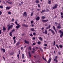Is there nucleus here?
<instances>
[{"mask_svg":"<svg viewBox=\"0 0 63 63\" xmlns=\"http://www.w3.org/2000/svg\"><path fill=\"white\" fill-rule=\"evenodd\" d=\"M47 25H48V24H47V23H46L45 25V26H47Z\"/></svg>","mask_w":63,"mask_h":63,"instance_id":"603ef678","label":"nucleus"},{"mask_svg":"<svg viewBox=\"0 0 63 63\" xmlns=\"http://www.w3.org/2000/svg\"><path fill=\"white\" fill-rule=\"evenodd\" d=\"M17 57L18 59H19V54L17 55Z\"/></svg>","mask_w":63,"mask_h":63,"instance_id":"4c0bfd02","label":"nucleus"},{"mask_svg":"<svg viewBox=\"0 0 63 63\" xmlns=\"http://www.w3.org/2000/svg\"><path fill=\"white\" fill-rule=\"evenodd\" d=\"M25 27H28V25H25Z\"/></svg>","mask_w":63,"mask_h":63,"instance_id":"052dcab7","label":"nucleus"},{"mask_svg":"<svg viewBox=\"0 0 63 63\" xmlns=\"http://www.w3.org/2000/svg\"><path fill=\"white\" fill-rule=\"evenodd\" d=\"M51 58H50L49 59V60L48 61V63H50V61H51Z\"/></svg>","mask_w":63,"mask_h":63,"instance_id":"aec40b11","label":"nucleus"},{"mask_svg":"<svg viewBox=\"0 0 63 63\" xmlns=\"http://www.w3.org/2000/svg\"><path fill=\"white\" fill-rule=\"evenodd\" d=\"M13 32V31H11V32H10L9 33V35H10V36H12V33Z\"/></svg>","mask_w":63,"mask_h":63,"instance_id":"f3484780","label":"nucleus"},{"mask_svg":"<svg viewBox=\"0 0 63 63\" xmlns=\"http://www.w3.org/2000/svg\"><path fill=\"white\" fill-rule=\"evenodd\" d=\"M23 1H22L21 2V4H23Z\"/></svg>","mask_w":63,"mask_h":63,"instance_id":"e2e57ef3","label":"nucleus"},{"mask_svg":"<svg viewBox=\"0 0 63 63\" xmlns=\"http://www.w3.org/2000/svg\"><path fill=\"white\" fill-rule=\"evenodd\" d=\"M59 47H60V48H63V47H62V46L61 45H59Z\"/></svg>","mask_w":63,"mask_h":63,"instance_id":"b1692460","label":"nucleus"},{"mask_svg":"<svg viewBox=\"0 0 63 63\" xmlns=\"http://www.w3.org/2000/svg\"><path fill=\"white\" fill-rule=\"evenodd\" d=\"M33 34L34 36H36V33L35 32H33Z\"/></svg>","mask_w":63,"mask_h":63,"instance_id":"37998d69","label":"nucleus"},{"mask_svg":"<svg viewBox=\"0 0 63 63\" xmlns=\"http://www.w3.org/2000/svg\"><path fill=\"white\" fill-rule=\"evenodd\" d=\"M6 30V28L4 26H3V29H2V30H3V31H5V30Z\"/></svg>","mask_w":63,"mask_h":63,"instance_id":"2eb2a0df","label":"nucleus"},{"mask_svg":"<svg viewBox=\"0 0 63 63\" xmlns=\"http://www.w3.org/2000/svg\"><path fill=\"white\" fill-rule=\"evenodd\" d=\"M38 38L41 41H43V38L41 37H38Z\"/></svg>","mask_w":63,"mask_h":63,"instance_id":"a211bd4d","label":"nucleus"},{"mask_svg":"<svg viewBox=\"0 0 63 63\" xmlns=\"http://www.w3.org/2000/svg\"><path fill=\"white\" fill-rule=\"evenodd\" d=\"M37 44L38 45H41V42L40 41L37 42Z\"/></svg>","mask_w":63,"mask_h":63,"instance_id":"c85d7f7f","label":"nucleus"},{"mask_svg":"<svg viewBox=\"0 0 63 63\" xmlns=\"http://www.w3.org/2000/svg\"><path fill=\"white\" fill-rule=\"evenodd\" d=\"M34 52H35V50H33L32 51V53H34Z\"/></svg>","mask_w":63,"mask_h":63,"instance_id":"ea45409f","label":"nucleus"},{"mask_svg":"<svg viewBox=\"0 0 63 63\" xmlns=\"http://www.w3.org/2000/svg\"><path fill=\"white\" fill-rule=\"evenodd\" d=\"M32 39L34 40H35V37H33L32 38Z\"/></svg>","mask_w":63,"mask_h":63,"instance_id":"680f3d73","label":"nucleus"},{"mask_svg":"<svg viewBox=\"0 0 63 63\" xmlns=\"http://www.w3.org/2000/svg\"><path fill=\"white\" fill-rule=\"evenodd\" d=\"M22 25L23 26H24V27H25V24H22Z\"/></svg>","mask_w":63,"mask_h":63,"instance_id":"49530a36","label":"nucleus"},{"mask_svg":"<svg viewBox=\"0 0 63 63\" xmlns=\"http://www.w3.org/2000/svg\"><path fill=\"white\" fill-rule=\"evenodd\" d=\"M61 28V27L60 26H57V28H58V29H60V28Z\"/></svg>","mask_w":63,"mask_h":63,"instance_id":"4be33fe9","label":"nucleus"},{"mask_svg":"<svg viewBox=\"0 0 63 63\" xmlns=\"http://www.w3.org/2000/svg\"><path fill=\"white\" fill-rule=\"evenodd\" d=\"M30 29L32 31H35V30H34V29L33 28H31Z\"/></svg>","mask_w":63,"mask_h":63,"instance_id":"dca6fc26","label":"nucleus"},{"mask_svg":"<svg viewBox=\"0 0 63 63\" xmlns=\"http://www.w3.org/2000/svg\"><path fill=\"white\" fill-rule=\"evenodd\" d=\"M11 24H12V25H11L9 26V25H10V24H9V25H8V27L7 28V29L8 31L10 30V29H11V28H12V27H13V25H14V24H13V23H12Z\"/></svg>","mask_w":63,"mask_h":63,"instance_id":"f257e3e1","label":"nucleus"},{"mask_svg":"<svg viewBox=\"0 0 63 63\" xmlns=\"http://www.w3.org/2000/svg\"><path fill=\"white\" fill-rule=\"evenodd\" d=\"M42 18L43 19H44L45 18V17L44 16H42Z\"/></svg>","mask_w":63,"mask_h":63,"instance_id":"79ce46f5","label":"nucleus"},{"mask_svg":"<svg viewBox=\"0 0 63 63\" xmlns=\"http://www.w3.org/2000/svg\"><path fill=\"white\" fill-rule=\"evenodd\" d=\"M35 44H36V43H33V44L32 45H35Z\"/></svg>","mask_w":63,"mask_h":63,"instance_id":"69168bd1","label":"nucleus"},{"mask_svg":"<svg viewBox=\"0 0 63 63\" xmlns=\"http://www.w3.org/2000/svg\"><path fill=\"white\" fill-rule=\"evenodd\" d=\"M18 52L19 54H20V50H19L18 51Z\"/></svg>","mask_w":63,"mask_h":63,"instance_id":"3c124183","label":"nucleus"},{"mask_svg":"<svg viewBox=\"0 0 63 63\" xmlns=\"http://www.w3.org/2000/svg\"><path fill=\"white\" fill-rule=\"evenodd\" d=\"M42 21V22H47V21H48V20L47 19L45 20H43Z\"/></svg>","mask_w":63,"mask_h":63,"instance_id":"9d476101","label":"nucleus"},{"mask_svg":"<svg viewBox=\"0 0 63 63\" xmlns=\"http://www.w3.org/2000/svg\"><path fill=\"white\" fill-rule=\"evenodd\" d=\"M29 54V56L30 57H31V54H30V52H28Z\"/></svg>","mask_w":63,"mask_h":63,"instance_id":"393cba45","label":"nucleus"},{"mask_svg":"<svg viewBox=\"0 0 63 63\" xmlns=\"http://www.w3.org/2000/svg\"><path fill=\"white\" fill-rule=\"evenodd\" d=\"M33 50H34V51H37V49H36V50H35V49L34 48H33Z\"/></svg>","mask_w":63,"mask_h":63,"instance_id":"bf43d9fd","label":"nucleus"},{"mask_svg":"<svg viewBox=\"0 0 63 63\" xmlns=\"http://www.w3.org/2000/svg\"><path fill=\"white\" fill-rule=\"evenodd\" d=\"M38 7L40 8V4H38Z\"/></svg>","mask_w":63,"mask_h":63,"instance_id":"864d4df0","label":"nucleus"},{"mask_svg":"<svg viewBox=\"0 0 63 63\" xmlns=\"http://www.w3.org/2000/svg\"><path fill=\"white\" fill-rule=\"evenodd\" d=\"M29 49H30V50H31V47H29Z\"/></svg>","mask_w":63,"mask_h":63,"instance_id":"2f4dec72","label":"nucleus"},{"mask_svg":"<svg viewBox=\"0 0 63 63\" xmlns=\"http://www.w3.org/2000/svg\"><path fill=\"white\" fill-rule=\"evenodd\" d=\"M56 46L59 49V47H58V45H56Z\"/></svg>","mask_w":63,"mask_h":63,"instance_id":"473e14b6","label":"nucleus"},{"mask_svg":"<svg viewBox=\"0 0 63 63\" xmlns=\"http://www.w3.org/2000/svg\"><path fill=\"white\" fill-rule=\"evenodd\" d=\"M35 2H36V3H39V1L38 0H37L35 1Z\"/></svg>","mask_w":63,"mask_h":63,"instance_id":"7c9ffc66","label":"nucleus"},{"mask_svg":"<svg viewBox=\"0 0 63 63\" xmlns=\"http://www.w3.org/2000/svg\"><path fill=\"white\" fill-rule=\"evenodd\" d=\"M15 23L16 24V25H18V24H17V21H16L15 22Z\"/></svg>","mask_w":63,"mask_h":63,"instance_id":"a19ab883","label":"nucleus"},{"mask_svg":"<svg viewBox=\"0 0 63 63\" xmlns=\"http://www.w3.org/2000/svg\"><path fill=\"white\" fill-rule=\"evenodd\" d=\"M33 12H32L31 14V16H33Z\"/></svg>","mask_w":63,"mask_h":63,"instance_id":"13d9d810","label":"nucleus"},{"mask_svg":"<svg viewBox=\"0 0 63 63\" xmlns=\"http://www.w3.org/2000/svg\"><path fill=\"white\" fill-rule=\"evenodd\" d=\"M46 12H48L49 11V10L47 9H46Z\"/></svg>","mask_w":63,"mask_h":63,"instance_id":"f704fd0d","label":"nucleus"},{"mask_svg":"<svg viewBox=\"0 0 63 63\" xmlns=\"http://www.w3.org/2000/svg\"><path fill=\"white\" fill-rule=\"evenodd\" d=\"M0 50L1 51H3V52H5V49L4 48H1L0 49Z\"/></svg>","mask_w":63,"mask_h":63,"instance_id":"423d86ee","label":"nucleus"},{"mask_svg":"<svg viewBox=\"0 0 63 63\" xmlns=\"http://www.w3.org/2000/svg\"><path fill=\"white\" fill-rule=\"evenodd\" d=\"M17 26L16 27V29H18L19 27H20V25H19V24H18V25H17Z\"/></svg>","mask_w":63,"mask_h":63,"instance_id":"0eeeda50","label":"nucleus"},{"mask_svg":"<svg viewBox=\"0 0 63 63\" xmlns=\"http://www.w3.org/2000/svg\"><path fill=\"white\" fill-rule=\"evenodd\" d=\"M14 43L15 44H16V40H14Z\"/></svg>","mask_w":63,"mask_h":63,"instance_id":"c03bdc74","label":"nucleus"},{"mask_svg":"<svg viewBox=\"0 0 63 63\" xmlns=\"http://www.w3.org/2000/svg\"><path fill=\"white\" fill-rule=\"evenodd\" d=\"M54 61H56V62H58V61H57V59H54Z\"/></svg>","mask_w":63,"mask_h":63,"instance_id":"c756f323","label":"nucleus"},{"mask_svg":"<svg viewBox=\"0 0 63 63\" xmlns=\"http://www.w3.org/2000/svg\"><path fill=\"white\" fill-rule=\"evenodd\" d=\"M44 46L45 47H47V44H44Z\"/></svg>","mask_w":63,"mask_h":63,"instance_id":"6e6d98bb","label":"nucleus"},{"mask_svg":"<svg viewBox=\"0 0 63 63\" xmlns=\"http://www.w3.org/2000/svg\"><path fill=\"white\" fill-rule=\"evenodd\" d=\"M53 29L55 31V32H56V33H57V31L56 30V29H55V27L54 26H53Z\"/></svg>","mask_w":63,"mask_h":63,"instance_id":"4468645a","label":"nucleus"},{"mask_svg":"<svg viewBox=\"0 0 63 63\" xmlns=\"http://www.w3.org/2000/svg\"><path fill=\"white\" fill-rule=\"evenodd\" d=\"M40 17L39 16H37V18H35V20H39L40 19Z\"/></svg>","mask_w":63,"mask_h":63,"instance_id":"9b49d317","label":"nucleus"},{"mask_svg":"<svg viewBox=\"0 0 63 63\" xmlns=\"http://www.w3.org/2000/svg\"><path fill=\"white\" fill-rule=\"evenodd\" d=\"M45 11H46L45 9L44 10H42V11H41L40 12V13H43V12H45Z\"/></svg>","mask_w":63,"mask_h":63,"instance_id":"5701e85b","label":"nucleus"},{"mask_svg":"<svg viewBox=\"0 0 63 63\" xmlns=\"http://www.w3.org/2000/svg\"><path fill=\"white\" fill-rule=\"evenodd\" d=\"M11 21H14V18H12L11 20Z\"/></svg>","mask_w":63,"mask_h":63,"instance_id":"8fccbe9b","label":"nucleus"},{"mask_svg":"<svg viewBox=\"0 0 63 63\" xmlns=\"http://www.w3.org/2000/svg\"><path fill=\"white\" fill-rule=\"evenodd\" d=\"M13 54H14V52H11L9 54V55H13Z\"/></svg>","mask_w":63,"mask_h":63,"instance_id":"412c9836","label":"nucleus"},{"mask_svg":"<svg viewBox=\"0 0 63 63\" xmlns=\"http://www.w3.org/2000/svg\"><path fill=\"white\" fill-rule=\"evenodd\" d=\"M57 4H55L54 5V6H53V9H54V10H55V9H56V8H57Z\"/></svg>","mask_w":63,"mask_h":63,"instance_id":"39448f33","label":"nucleus"},{"mask_svg":"<svg viewBox=\"0 0 63 63\" xmlns=\"http://www.w3.org/2000/svg\"><path fill=\"white\" fill-rule=\"evenodd\" d=\"M31 23H33V21H31Z\"/></svg>","mask_w":63,"mask_h":63,"instance_id":"774afa93","label":"nucleus"},{"mask_svg":"<svg viewBox=\"0 0 63 63\" xmlns=\"http://www.w3.org/2000/svg\"><path fill=\"white\" fill-rule=\"evenodd\" d=\"M59 33H61L62 34L60 35V37H62L63 36V31H61V30H60L59 31Z\"/></svg>","mask_w":63,"mask_h":63,"instance_id":"f03ea898","label":"nucleus"},{"mask_svg":"<svg viewBox=\"0 0 63 63\" xmlns=\"http://www.w3.org/2000/svg\"><path fill=\"white\" fill-rule=\"evenodd\" d=\"M2 14V12L1 11H0V15H1V14Z\"/></svg>","mask_w":63,"mask_h":63,"instance_id":"4d7b16f0","label":"nucleus"},{"mask_svg":"<svg viewBox=\"0 0 63 63\" xmlns=\"http://www.w3.org/2000/svg\"><path fill=\"white\" fill-rule=\"evenodd\" d=\"M22 59H23L24 58V54H22Z\"/></svg>","mask_w":63,"mask_h":63,"instance_id":"72a5a7b5","label":"nucleus"},{"mask_svg":"<svg viewBox=\"0 0 63 63\" xmlns=\"http://www.w3.org/2000/svg\"><path fill=\"white\" fill-rule=\"evenodd\" d=\"M57 56H56L55 57V59H57Z\"/></svg>","mask_w":63,"mask_h":63,"instance_id":"a18cd8bd","label":"nucleus"},{"mask_svg":"<svg viewBox=\"0 0 63 63\" xmlns=\"http://www.w3.org/2000/svg\"><path fill=\"white\" fill-rule=\"evenodd\" d=\"M55 44H56V43H55V41H54V43L53 44V45L54 46V45H55Z\"/></svg>","mask_w":63,"mask_h":63,"instance_id":"c9c22d12","label":"nucleus"},{"mask_svg":"<svg viewBox=\"0 0 63 63\" xmlns=\"http://www.w3.org/2000/svg\"><path fill=\"white\" fill-rule=\"evenodd\" d=\"M41 30H44V28L43 27L41 28Z\"/></svg>","mask_w":63,"mask_h":63,"instance_id":"de8ad7c7","label":"nucleus"},{"mask_svg":"<svg viewBox=\"0 0 63 63\" xmlns=\"http://www.w3.org/2000/svg\"><path fill=\"white\" fill-rule=\"evenodd\" d=\"M6 3H8L9 4H12V2L11 1H6Z\"/></svg>","mask_w":63,"mask_h":63,"instance_id":"6e6552de","label":"nucleus"},{"mask_svg":"<svg viewBox=\"0 0 63 63\" xmlns=\"http://www.w3.org/2000/svg\"><path fill=\"white\" fill-rule=\"evenodd\" d=\"M8 14L9 15H11V12H10L9 11L8 12Z\"/></svg>","mask_w":63,"mask_h":63,"instance_id":"58836bf2","label":"nucleus"},{"mask_svg":"<svg viewBox=\"0 0 63 63\" xmlns=\"http://www.w3.org/2000/svg\"><path fill=\"white\" fill-rule=\"evenodd\" d=\"M40 9H37V11H40Z\"/></svg>","mask_w":63,"mask_h":63,"instance_id":"338daca9","label":"nucleus"},{"mask_svg":"<svg viewBox=\"0 0 63 63\" xmlns=\"http://www.w3.org/2000/svg\"><path fill=\"white\" fill-rule=\"evenodd\" d=\"M12 31L13 32H14V31H15V29L12 30Z\"/></svg>","mask_w":63,"mask_h":63,"instance_id":"0e129e2a","label":"nucleus"},{"mask_svg":"<svg viewBox=\"0 0 63 63\" xmlns=\"http://www.w3.org/2000/svg\"><path fill=\"white\" fill-rule=\"evenodd\" d=\"M23 16L24 17L25 16V17H27V13L25 12H24V13L23 14Z\"/></svg>","mask_w":63,"mask_h":63,"instance_id":"7ed1b4c3","label":"nucleus"},{"mask_svg":"<svg viewBox=\"0 0 63 63\" xmlns=\"http://www.w3.org/2000/svg\"><path fill=\"white\" fill-rule=\"evenodd\" d=\"M45 34L47 35V30H45Z\"/></svg>","mask_w":63,"mask_h":63,"instance_id":"6ab92c4d","label":"nucleus"},{"mask_svg":"<svg viewBox=\"0 0 63 63\" xmlns=\"http://www.w3.org/2000/svg\"><path fill=\"white\" fill-rule=\"evenodd\" d=\"M48 31H51L54 35H55V32H54V31L53 30L50 29Z\"/></svg>","mask_w":63,"mask_h":63,"instance_id":"20e7f679","label":"nucleus"},{"mask_svg":"<svg viewBox=\"0 0 63 63\" xmlns=\"http://www.w3.org/2000/svg\"><path fill=\"white\" fill-rule=\"evenodd\" d=\"M48 4H51V1H50V0H48Z\"/></svg>","mask_w":63,"mask_h":63,"instance_id":"a878e982","label":"nucleus"},{"mask_svg":"<svg viewBox=\"0 0 63 63\" xmlns=\"http://www.w3.org/2000/svg\"><path fill=\"white\" fill-rule=\"evenodd\" d=\"M24 42L25 44H29V42L26 41V40H24Z\"/></svg>","mask_w":63,"mask_h":63,"instance_id":"1a4fd4ad","label":"nucleus"},{"mask_svg":"<svg viewBox=\"0 0 63 63\" xmlns=\"http://www.w3.org/2000/svg\"><path fill=\"white\" fill-rule=\"evenodd\" d=\"M16 38V36H14L13 37V39H14V40H15Z\"/></svg>","mask_w":63,"mask_h":63,"instance_id":"e433bc0d","label":"nucleus"},{"mask_svg":"<svg viewBox=\"0 0 63 63\" xmlns=\"http://www.w3.org/2000/svg\"><path fill=\"white\" fill-rule=\"evenodd\" d=\"M50 28V25H48V27H47L46 28V29H49V28Z\"/></svg>","mask_w":63,"mask_h":63,"instance_id":"ddd939ff","label":"nucleus"},{"mask_svg":"<svg viewBox=\"0 0 63 63\" xmlns=\"http://www.w3.org/2000/svg\"><path fill=\"white\" fill-rule=\"evenodd\" d=\"M11 8V7L10 6H7L6 7V8L7 10H8L9 9H10Z\"/></svg>","mask_w":63,"mask_h":63,"instance_id":"f8f14e48","label":"nucleus"},{"mask_svg":"<svg viewBox=\"0 0 63 63\" xmlns=\"http://www.w3.org/2000/svg\"><path fill=\"white\" fill-rule=\"evenodd\" d=\"M0 8H3V7L2 6H0Z\"/></svg>","mask_w":63,"mask_h":63,"instance_id":"5fc2aeb1","label":"nucleus"},{"mask_svg":"<svg viewBox=\"0 0 63 63\" xmlns=\"http://www.w3.org/2000/svg\"><path fill=\"white\" fill-rule=\"evenodd\" d=\"M42 58H43V59H44V60H45V61H46V62H47V60H46V59H45L44 57H42Z\"/></svg>","mask_w":63,"mask_h":63,"instance_id":"bb28decb","label":"nucleus"},{"mask_svg":"<svg viewBox=\"0 0 63 63\" xmlns=\"http://www.w3.org/2000/svg\"><path fill=\"white\" fill-rule=\"evenodd\" d=\"M19 44H20V43L19 42L17 43L16 44V46H18V45H19Z\"/></svg>","mask_w":63,"mask_h":63,"instance_id":"cd10ccee","label":"nucleus"},{"mask_svg":"<svg viewBox=\"0 0 63 63\" xmlns=\"http://www.w3.org/2000/svg\"><path fill=\"white\" fill-rule=\"evenodd\" d=\"M61 26V25L60 24V23H58V26Z\"/></svg>","mask_w":63,"mask_h":63,"instance_id":"09e8293b","label":"nucleus"}]
</instances>
